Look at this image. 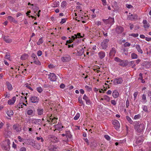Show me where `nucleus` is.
<instances>
[{"instance_id": "obj_1", "label": "nucleus", "mask_w": 151, "mask_h": 151, "mask_svg": "<svg viewBox=\"0 0 151 151\" xmlns=\"http://www.w3.org/2000/svg\"><path fill=\"white\" fill-rule=\"evenodd\" d=\"M134 128L138 133H140L143 131L145 129V126L143 124L140 123L139 122H134Z\"/></svg>"}, {"instance_id": "obj_2", "label": "nucleus", "mask_w": 151, "mask_h": 151, "mask_svg": "<svg viewBox=\"0 0 151 151\" xmlns=\"http://www.w3.org/2000/svg\"><path fill=\"white\" fill-rule=\"evenodd\" d=\"M10 140L9 139H7L1 145L2 149L6 151H10Z\"/></svg>"}, {"instance_id": "obj_3", "label": "nucleus", "mask_w": 151, "mask_h": 151, "mask_svg": "<svg viewBox=\"0 0 151 151\" xmlns=\"http://www.w3.org/2000/svg\"><path fill=\"white\" fill-rule=\"evenodd\" d=\"M103 21L106 24H110L111 25L113 24L114 22V18L111 17H109L107 19H103Z\"/></svg>"}, {"instance_id": "obj_4", "label": "nucleus", "mask_w": 151, "mask_h": 151, "mask_svg": "<svg viewBox=\"0 0 151 151\" xmlns=\"http://www.w3.org/2000/svg\"><path fill=\"white\" fill-rule=\"evenodd\" d=\"M113 83L115 85L121 84L123 82L122 78V77L117 78L113 80Z\"/></svg>"}, {"instance_id": "obj_5", "label": "nucleus", "mask_w": 151, "mask_h": 151, "mask_svg": "<svg viewBox=\"0 0 151 151\" xmlns=\"http://www.w3.org/2000/svg\"><path fill=\"white\" fill-rule=\"evenodd\" d=\"M109 40L108 39L105 40L103 42L101 43V45L102 49H106L108 46V42Z\"/></svg>"}, {"instance_id": "obj_6", "label": "nucleus", "mask_w": 151, "mask_h": 151, "mask_svg": "<svg viewBox=\"0 0 151 151\" xmlns=\"http://www.w3.org/2000/svg\"><path fill=\"white\" fill-rule=\"evenodd\" d=\"M112 123L116 129H119L120 127V125L119 122L117 120H114L112 121Z\"/></svg>"}, {"instance_id": "obj_7", "label": "nucleus", "mask_w": 151, "mask_h": 151, "mask_svg": "<svg viewBox=\"0 0 151 151\" xmlns=\"http://www.w3.org/2000/svg\"><path fill=\"white\" fill-rule=\"evenodd\" d=\"M49 78H50V80L52 81H55L57 79L56 75L53 73H50L49 75Z\"/></svg>"}, {"instance_id": "obj_8", "label": "nucleus", "mask_w": 151, "mask_h": 151, "mask_svg": "<svg viewBox=\"0 0 151 151\" xmlns=\"http://www.w3.org/2000/svg\"><path fill=\"white\" fill-rule=\"evenodd\" d=\"M58 148L57 145H51L48 148L50 151H56Z\"/></svg>"}, {"instance_id": "obj_9", "label": "nucleus", "mask_w": 151, "mask_h": 151, "mask_svg": "<svg viewBox=\"0 0 151 151\" xmlns=\"http://www.w3.org/2000/svg\"><path fill=\"white\" fill-rule=\"evenodd\" d=\"M30 100L32 103H37L38 102L39 100L37 97L33 96L31 97Z\"/></svg>"}, {"instance_id": "obj_10", "label": "nucleus", "mask_w": 151, "mask_h": 151, "mask_svg": "<svg viewBox=\"0 0 151 151\" xmlns=\"http://www.w3.org/2000/svg\"><path fill=\"white\" fill-rule=\"evenodd\" d=\"M83 99L85 101L87 105H89L91 104L92 103L91 101H90L89 98L85 94L84 95V96L83 97Z\"/></svg>"}, {"instance_id": "obj_11", "label": "nucleus", "mask_w": 151, "mask_h": 151, "mask_svg": "<svg viewBox=\"0 0 151 151\" xmlns=\"http://www.w3.org/2000/svg\"><path fill=\"white\" fill-rule=\"evenodd\" d=\"M70 59L71 58L70 56L68 55L63 57L61 58L63 62H64L69 61L70 60Z\"/></svg>"}, {"instance_id": "obj_12", "label": "nucleus", "mask_w": 151, "mask_h": 151, "mask_svg": "<svg viewBox=\"0 0 151 151\" xmlns=\"http://www.w3.org/2000/svg\"><path fill=\"white\" fill-rule=\"evenodd\" d=\"M123 31V28L120 26H117L116 28V31L118 34L122 33Z\"/></svg>"}, {"instance_id": "obj_13", "label": "nucleus", "mask_w": 151, "mask_h": 151, "mask_svg": "<svg viewBox=\"0 0 151 151\" xmlns=\"http://www.w3.org/2000/svg\"><path fill=\"white\" fill-rule=\"evenodd\" d=\"M128 61L127 60H122L121 62L119 64V65L123 67H125L128 65Z\"/></svg>"}, {"instance_id": "obj_14", "label": "nucleus", "mask_w": 151, "mask_h": 151, "mask_svg": "<svg viewBox=\"0 0 151 151\" xmlns=\"http://www.w3.org/2000/svg\"><path fill=\"white\" fill-rule=\"evenodd\" d=\"M116 52V50L115 48H112L110 50L109 53V55L111 58L114 56Z\"/></svg>"}, {"instance_id": "obj_15", "label": "nucleus", "mask_w": 151, "mask_h": 151, "mask_svg": "<svg viewBox=\"0 0 151 151\" xmlns=\"http://www.w3.org/2000/svg\"><path fill=\"white\" fill-rule=\"evenodd\" d=\"M16 99L15 96H14L12 99H9L8 101V104L9 105L14 104L16 100Z\"/></svg>"}, {"instance_id": "obj_16", "label": "nucleus", "mask_w": 151, "mask_h": 151, "mask_svg": "<svg viewBox=\"0 0 151 151\" xmlns=\"http://www.w3.org/2000/svg\"><path fill=\"white\" fill-rule=\"evenodd\" d=\"M143 23L144 24V27L145 28H148L150 27V25L149 23H147L146 20L144 19L143 21Z\"/></svg>"}, {"instance_id": "obj_17", "label": "nucleus", "mask_w": 151, "mask_h": 151, "mask_svg": "<svg viewBox=\"0 0 151 151\" xmlns=\"http://www.w3.org/2000/svg\"><path fill=\"white\" fill-rule=\"evenodd\" d=\"M138 17V16L137 14H134L133 15L132 14H131V16H129V19L131 20H136L137 19Z\"/></svg>"}, {"instance_id": "obj_18", "label": "nucleus", "mask_w": 151, "mask_h": 151, "mask_svg": "<svg viewBox=\"0 0 151 151\" xmlns=\"http://www.w3.org/2000/svg\"><path fill=\"white\" fill-rule=\"evenodd\" d=\"M9 37L8 36H3V39L7 43H10L12 42V40L9 38Z\"/></svg>"}, {"instance_id": "obj_19", "label": "nucleus", "mask_w": 151, "mask_h": 151, "mask_svg": "<svg viewBox=\"0 0 151 151\" xmlns=\"http://www.w3.org/2000/svg\"><path fill=\"white\" fill-rule=\"evenodd\" d=\"M98 55L99 58L100 59H102L103 58L105 57V52L101 51L98 53Z\"/></svg>"}, {"instance_id": "obj_20", "label": "nucleus", "mask_w": 151, "mask_h": 151, "mask_svg": "<svg viewBox=\"0 0 151 151\" xmlns=\"http://www.w3.org/2000/svg\"><path fill=\"white\" fill-rule=\"evenodd\" d=\"M37 111L38 115H41L43 114L44 111V110L43 109L38 108L37 109Z\"/></svg>"}, {"instance_id": "obj_21", "label": "nucleus", "mask_w": 151, "mask_h": 151, "mask_svg": "<svg viewBox=\"0 0 151 151\" xmlns=\"http://www.w3.org/2000/svg\"><path fill=\"white\" fill-rule=\"evenodd\" d=\"M57 128L58 130L61 131L62 130V128L63 127V126L62 125V124L58 123L55 126Z\"/></svg>"}, {"instance_id": "obj_22", "label": "nucleus", "mask_w": 151, "mask_h": 151, "mask_svg": "<svg viewBox=\"0 0 151 151\" xmlns=\"http://www.w3.org/2000/svg\"><path fill=\"white\" fill-rule=\"evenodd\" d=\"M112 96L114 98H117L119 96V93L116 90L112 92Z\"/></svg>"}, {"instance_id": "obj_23", "label": "nucleus", "mask_w": 151, "mask_h": 151, "mask_svg": "<svg viewBox=\"0 0 151 151\" xmlns=\"http://www.w3.org/2000/svg\"><path fill=\"white\" fill-rule=\"evenodd\" d=\"M7 19L11 22H13L15 23L17 22V21L15 20L14 18L12 16H9L7 17Z\"/></svg>"}, {"instance_id": "obj_24", "label": "nucleus", "mask_w": 151, "mask_h": 151, "mask_svg": "<svg viewBox=\"0 0 151 151\" xmlns=\"http://www.w3.org/2000/svg\"><path fill=\"white\" fill-rule=\"evenodd\" d=\"M136 48L139 53L141 54L143 53V51L141 48V47L139 45H136Z\"/></svg>"}, {"instance_id": "obj_25", "label": "nucleus", "mask_w": 151, "mask_h": 151, "mask_svg": "<svg viewBox=\"0 0 151 151\" xmlns=\"http://www.w3.org/2000/svg\"><path fill=\"white\" fill-rule=\"evenodd\" d=\"M28 57V55L27 54L24 53L21 56L20 58L22 60H24L27 58Z\"/></svg>"}, {"instance_id": "obj_26", "label": "nucleus", "mask_w": 151, "mask_h": 151, "mask_svg": "<svg viewBox=\"0 0 151 151\" xmlns=\"http://www.w3.org/2000/svg\"><path fill=\"white\" fill-rule=\"evenodd\" d=\"M7 88L9 91H11L12 89V87L11 84L8 82H6Z\"/></svg>"}, {"instance_id": "obj_27", "label": "nucleus", "mask_w": 151, "mask_h": 151, "mask_svg": "<svg viewBox=\"0 0 151 151\" xmlns=\"http://www.w3.org/2000/svg\"><path fill=\"white\" fill-rule=\"evenodd\" d=\"M84 50L83 48H82L79 51L77 52V54L78 56H81L84 53Z\"/></svg>"}, {"instance_id": "obj_28", "label": "nucleus", "mask_w": 151, "mask_h": 151, "mask_svg": "<svg viewBox=\"0 0 151 151\" xmlns=\"http://www.w3.org/2000/svg\"><path fill=\"white\" fill-rule=\"evenodd\" d=\"M59 1L54 2L52 4V6L53 7H58L59 6Z\"/></svg>"}, {"instance_id": "obj_29", "label": "nucleus", "mask_w": 151, "mask_h": 151, "mask_svg": "<svg viewBox=\"0 0 151 151\" xmlns=\"http://www.w3.org/2000/svg\"><path fill=\"white\" fill-rule=\"evenodd\" d=\"M10 130L11 129H8V130L7 129H5L4 130V134L7 136H9V135H10L11 133V131Z\"/></svg>"}, {"instance_id": "obj_30", "label": "nucleus", "mask_w": 151, "mask_h": 151, "mask_svg": "<svg viewBox=\"0 0 151 151\" xmlns=\"http://www.w3.org/2000/svg\"><path fill=\"white\" fill-rule=\"evenodd\" d=\"M65 136L67 137H68L69 138H71L72 137V135H71L70 132L69 131L66 132V133L65 134Z\"/></svg>"}, {"instance_id": "obj_31", "label": "nucleus", "mask_w": 151, "mask_h": 151, "mask_svg": "<svg viewBox=\"0 0 151 151\" xmlns=\"http://www.w3.org/2000/svg\"><path fill=\"white\" fill-rule=\"evenodd\" d=\"M13 129L14 130H15L17 132H19L20 131V130L19 129V128L18 127V126L15 124H14L13 126Z\"/></svg>"}, {"instance_id": "obj_32", "label": "nucleus", "mask_w": 151, "mask_h": 151, "mask_svg": "<svg viewBox=\"0 0 151 151\" xmlns=\"http://www.w3.org/2000/svg\"><path fill=\"white\" fill-rule=\"evenodd\" d=\"M142 100L143 101L144 103H146L147 102L146 96L145 94H143L142 96Z\"/></svg>"}, {"instance_id": "obj_33", "label": "nucleus", "mask_w": 151, "mask_h": 151, "mask_svg": "<svg viewBox=\"0 0 151 151\" xmlns=\"http://www.w3.org/2000/svg\"><path fill=\"white\" fill-rule=\"evenodd\" d=\"M143 141V139H142V138L141 137L140 139L139 138H138L136 141V142L137 144L140 145Z\"/></svg>"}, {"instance_id": "obj_34", "label": "nucleus", "mask_w": 151, "mask_h": 151, "mask_svg": "<svg viewBox=\"0 0 151 151\" xmlns=\"http://www.w3.org/2000/svg\"><path fill=\"white\" fill-rule=\"evenodd\" d=\"M6 114L9 116L10 117L13 114V112L12 111L10 110L9 111H8L6 112Z\"/></svg>"}, {"instance_id": "obj_35", "label": "nucleus", "mask_w": 151, "mask_h": 151, "mask_svg": "<svg viewBox=\"0 0 151 151\" xmlns=\"http://www.w3.org/2000/svg\"><path fill=\"white\" fill-rule=\"evenodd\" d=\"M138 56L137 55L134 53H133L131 55L132 58L133 59H137V58Z\"/></svg>"}, {"instance_id": "obj_36", "label": "nucleus", "mask_w": 151, "mask_h": 151, "mask_svg": "<svg viewBox=\"0 0 151 151\" xmlns=\"http://www.w3.org/2000/svg\"><path fill=\"white\" fill-rule=\"evenodd\" d=\"M43 42V40H42V38L41 37L40 38L37 42V44L38 45H40L42 44Z\"/></svg>"}, {"instance_id": "obj_37", "label": "nucleus", "mask_w": 151, "mask_h": 151, "mask_svg": "<svg viewBox=\"0 0 151 151\" xmlns=\"http://www.w3.org/2000/svg\"><path fill=\"white\" fill-rule=\"evenodd\" d=\"M104 99L108 101H109L110 100V97L107 95H105L104 96Z\"/></svg>"}, {"instance_id": "obj_38", "label": "nucleus", "mask_w": 151, "mask_h": 151, "mask_svg": "<svg viewBox=\"0 0 151 151\" xmlns=\"http://www.w3.org/2000/svg\"><path fill=\"white\" fill-rule=\"evenodd\" d=\"M33 110L32 109L28 110L27 111V114L28 115H32L33 113Z\"/></svg>"}, {"instance_id": "obj_39", "label": "nucleus", "mask_w": 151, "mask_h": 151, "mask_svg": "<svg viewBox=\"0 0 151 151\" xmlns=\"http://www.w3.org/2000/svg\"><path fill=\"white\" fill-rule=\"evenodd\" d=\"M126 118L128 120V121L130 123L132 124L133 122V121L132 120V119L128 116H126Z\"/></svg>"}, {"instance_id": "obj_40", "label": "nucleus", "mask_w": 151, "mask_h": 151, "mask_svg": "<svg viewBox=\"0 0 151 151\" xmlns=\"http://www.w3.org/2000/svg\"><path fill=\"white\" fill-rule=\"evenodd\" d=\"M31 57L33 58V60H36L37 58V56L34 53H32L31 55Z\"/></svg>"}, {"instance_id": "obj_41", "label": "nucleus", "mask_w": 151, "mask_h": 151, "mask_svg": "<svg viewBox=\"0 0 151 151\" xmlns=\"http://www.w3.org/2000/svg\"><path fill=\"white\" fill-rule=\"evenodd\" d=\"M80 116V114L79 113H77L76 116L74 117V119L75 120H77L78 119Z\"/></svg>"}, {"instance_id": "obj_42", "label": "nucleus", "mask_w": 151, "mask_h": 151, "mask_svg": "<svg viewBox=\"0 0 151 151\" xmlns=\"http://www.w3.org/2000/svg\"><path fill=\"white\" fill-rule=\"evenodd\" d=\"M25 87H27L31 91H33L32 89L30 86L29 85L28 83H26L24 85Z\"/></svg>"}, {"instance_id": "obj_43", "label": "nucleus", "mask_w": 151, "mask_h": 151, "mask_svg": "<svg viewBox=\"0 0 151 151\" xmlns=\"http://www.w3.org/2000/svg\"><path fill=\"white\" fill-rule=\"evenodd\" d=\"M37 91L39 93H41L43 91L41 87L37 88Z\"/></svg>"}, {"instance_id": "obj_44", "label": "nucleus", "mask_w": 151, "mask_h": 151, "mask_svg": "<svg viewBox=\"0 0 151 151\" xmlns=\"http://www.w3.org/2000/svg\"><path fill=\"white\" fill-rule=\"evenodd\" d=\"M142 108L143 110L146 112H148V110H147V107L146 106H142Z\"/></svg>"}, {"instance_id": "obj_45", "label": "nucleus", "mask_w": 151, "mask_h": 151, "mask_svg": "<svg viewBox=\"0 0 151 151\" xmlns=\"http://www.w3.org/2000/svg\"><path fill=\"white\" fill-rule=\"evenodd\" d=\"M78 101L79 102V103H80L82 104H83V101L82 100V97H81V96H80L78 97Z\"/></svg>"}, {"instance_id": "obj_46", "label": "nucleus", "mask_w": 151, "mask_h": 151, "mask_svg": "<svg viewBox=\"0 0 151 151\" xmlns=\"http://www.w3.org/2000/svg\"><path fill=\"white\" fill-rule=\"evenodd\" d=\"M74 35L75 36H76V38H77L78 37V38H79V37L81 38V37H83V36L81 35V33H77V34L76 35L75 34Z\"/></svg>"}, {"instance_id": "obj_47", "label": "nucleus", "mask_w": 151, "mask_h": 151, "mask_svg": "<svg viewBox=\"0 0 151 151\" xmlns=\"http://www.w3.org/2000/svg\"><path fill=\"white\" fill-rule=\"evenodd\" d=\"M122 60L120 59L119 58L116 57L114 58V60L117 62H118L120 63L121 62Z\"/></svg>"}, {"instance_id": "obj_48", "label": "nucleus", "mask_w": 151, "mask_h": 151, "mask_svg": "<svg viewBox=\"0 0 151 151\" xmlns=\"http://www.w3.org/2000/svg\"><path fill=\"white\" fill-rule=\"evenodd\" d=\"M122 60L120 59L119 58L116 57L114 58V60L117 62H118L120 63L121 62Z\"/></svg>"}, {"instance_id": "obj_49", "label": "nucleus", "mask_w": 151, "mask_h": 151, "mask_svg": "<svg viewBox=\"0 0 151 151\" xmlns=\"http://www.w3.org/2000/svg\"><path fill=\"white\" fill-rule=\"evenodd\" d=\"M85 88H86L88 91H90L92 90V88L86 85L85 86Z\"/></svg>"}, {"instance_id": "obj_50", "label": "nucleus", "mask_w": 151, "mask_h": 151, "mask_svg": "<svg viewBox=\"0 0 151 151\" xmlns=\"http://www.w3.org/2000/svg\"><path fill=\"white\" fill-rule=\"evenodd\" d=\"M134 63V61H132L129 62H128V64L129 66H132Z\"/></svg>"}, {"instance_id": "obj_51", "label": "nucleus", "mask_w": 151, "mask_h": 151, "mask_svg": "<svg viewBox=\"0 0 151 151\" xmlns=\"http://www.w3.org/2000/svg\"><path fill=\"white\" fill-rule=\"evenodd\" d=\"M141 117V115L140 114L135 115L134 117V119H138Z\"/></svg>"}, {"instance_id": "obj_52", "label": "nucleus", "mask_w": 151, "mask_h": 151, "mask_svg": "<svg viewBox=\"0 0 151 151\" xmlns=\"http://www.w3.org/2000/svg\"><path fill=\"white\" fill-rule=\"evenodd\" d=\"M33 62L34 63L37 65H40L41 64L40 62L38 60H34V61Z\"/></svg>"}, {"instance_id": "obj_53", "label": "nucleus", "mask_w": 151, "mask_h": 151, "mask_svg": "<svg viewBox=\"0 0 151 151\" xmlns=\"http://www.w3.org/2000/svg\"><path fill=\"white\" fill-rule=\"evenodd\" d=\"M104 137L107 140L109 141L110 139V137L108 135L106 134L104 135Z\"/></svg>"}, {"instance_id": "obj_54", "label": "nucleus", "mask_w": 151, "mask_h": 151, "mask_svg": "<svg viewBox=\"0 0 151 151\" xmlns=\"http://www.w3.org/2000/svg\"><path fill=\"white\" fill-rule=\"evenodd\" d=\"M66 2L65 1H63L61 3V6L63 8H64V6H65L66 5Z\"/></svg>"}, {"instance_id": "obj_55", "label": "nucleus", "mask_w": 151, "mask_h": 151, "mask_svg": "<svg viewBox=\"0 0 151 151\" xmlns=\"http://www.w3.org/2000/svg\"><path fill=\"white\" fill-rule=\"evenodd\" d=\"M131 44L128 42H126L124 44V46L125 47H129L130 46Z\"/></svg>"}, {"instance_id": "obj_56", "label": "nucleus", "mask_w": 151, "mask_h": 151, "mask_svg": "<svg viewBox=\"0 0 151 151\" xmlns=\"http://www.w3.org/2000/svg\"><path fill=\"white\" fill-rule=\"evenodd\" d=\"M6 127L5 129H11L10 128V125L9 123H7L6 124Z\"/></svg>"}, {"instance_id": "obj_57", "label": "nucleus", "mask_w": 151, "mask_h": 151, "mask_svg": "<svg viewBox=\"0 0 151 151\" xmlns=\"http://www.w3.org/2000/svg\"><path fill=\"white\" fill-rule=\"evenodd\" d=\"M138 33L137 34H134L132 33L131 34V35L132 36H133L134 37H136L138 36Z\"/></svg>"}, {"instance_id": "obj_58", "label": "nucleus", "mask_w": 151, "mask_h": 151, "mask_svg": "<svg viewBox=\"0 0 151 151\" xmlns=\"http://www.w3.org/2000/svg\"><path fill=\"white\" fill-rule=\"evenodd\" d=\"M34 148H35L36 149L38 150H39L40 149V145L38 144H37V145H35L34 146Z\"/></svg>"}, {"instance_id": "obj_59", "label": "nucleus", "mask_w": 151, "mask_h": 151, "mask_svg": "<svg viewBox=\"0 0 151 151\" xmlns=\"http://www.w3.org/2000/svg\"><path fill=\"white\" fill-rule=\"evenodd\" d=\"M18 139L20 142H23L24 140V139L22 138L20 136H18Z\"/></svg>"}, {"instance_id": "obj_60", "label": "nucleus", "mask_w": 151, "mask_h": 151, "mask_svg": "<svg viewBox=\"0 0 151 151\" xmlns=\"http://www.w3.org/2000/svg\"><path fill=\"white\" fill-rule=\"evenodd\" d=\"M138 92H135V93H134V100H135L136 98L137 97V96L138 94Z\"/></svg>"}, {"instance_id": "obj_61", "label": "nucleus", "mask_w": 151, "mask_h": 151, "mask_svg": "<svg viewBox=\"0 0 151 151\" xmlns=\"http://www.w3.org/2000/svg\"><path fill=\"white\" fill-rule=\"evenodd\" d=\"M66 21V19L64 18V19H62L61 20V22H60V23L61 24H63L64 23H65Z\"/></svg>"}, {"instance_id": "obj_62", "label": "nucleus", "mask_w": 151, "mask_h": 151, "mask_svg": "<svg viewBox=\"0 0 151 151\" xmlns=\"http://www.w3.org/2000/svg\"><path fill=\"white\" fill-rule=\"evenodd\" d=\"M37 55L38 56H40L42 55V52L40 50H39L37 51Z\"/></svg>"}, {"instance_id": "obj_63", "label": "nucleus", "mask_w": 151, "mask_h": 151, "mask_svg": "<svg viewBox=\"0 0 151 151\" xmlns=\"http://www.w3.org/2000/svg\"><path fill=\"white\" fill-rule=\"evenodd\" d=\"M147 95L148 96L150 97V101H151V91H149L147 93Z\"/></svg>"}, {"instance_id": "obj_64", "label": "nucleus", "mask_w": 151, "mask_h": 151, "mask_svg": "<svg viewBox=\"0 0 151 151\" xmlns=\"http://www.w3.org/2000/svg\"><path fill=\"white\" fill-rule=\"evenodd\" d=\"M20 151H26V149L24 147H22L20 149Z\"/></svg>"}]
</instances>
